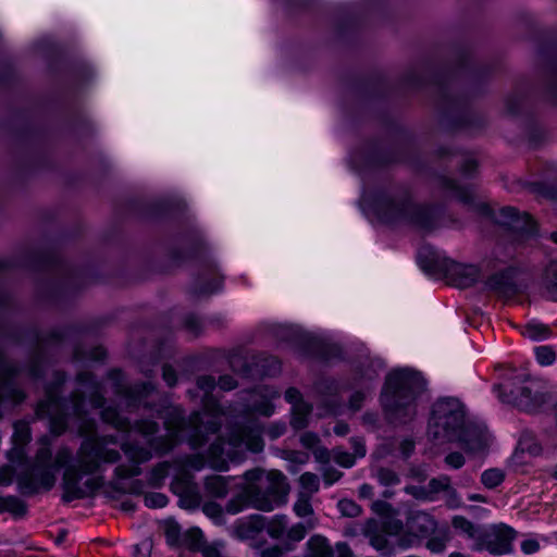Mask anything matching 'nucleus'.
<instances>
[{
  "mask_svg": "<svg viewBox=\"0 0 557 557\" xmlns=\"http://www.w3.org/2000/svg\"><path fill=\"white\" fill-rule=\"evenodd\" d=\"M65 381L62 373L55 374V386H49L46 391V399L41 400L36 413L39 418H49L51 431L60 435L67 426V417L74 416L78 420V433L86 437L76 451L73 459L72 451L62 447L57 451L53 466L57 469L66 467L63 480V500L69 503L74 499L87 497L95 490L100 487L98 478L87 479L82 483L83 475H94L103 471L106 465H112L121 459L119 450L109 448L108 444H115V436H98L96 434V422L85 417V395H89L92 407L99 408L103 405L104 398L100 384L89 372H82L77 381L84 391L74 392L70 401L62 400L58 395V387Z\"/></svg>",
  "mask_w": 557,
  "mask_h": 557,
  "instance_id": "obj_1",
  "label": "nucleus"
},
{
  "mask_svg": "<svg viewBox=\"0 0 557 557\" xmlns=\"http://www.w3.org/2000/svg\"><path fill=\"white\" fill-rule=\"evenodd\" d=\"M425 391V381L420 373L401 370L391 373L385 383L381 399L388 419L406 423L417 413L416 401Z\"/></svg>",
  "mask_w": 557,
  "mask_h": 557,
  "instance_id": "obj_2",
  "label": "nucleus"
},
{
  "mask_svg": "<svg viewBox=\"0 0 557 557\" xmlns=\"http://www.w3.org/2000/svg\"><path fill=\"white\" fill-rule=\"evenodd\" d=\"M428 435L437 443L461 441L470 450H479L485 446L482 436H479L473 444L469 443L465 406L454 397L438 399L433 405Z\"/></svg>",
  "mask_w": 557,
  "mask_h": 557,
  "instance_id": "obj_3",
  "label": "nucleus"
},
{
  "mask_svg": "<svg viewBox=\"0 0 557 557\" xmlns=\"http://www.w3.org/2000/svg\"><path fill=\"white\" fill-rule=\"evenodd\" d=\"M205 416L206 420L202 413L195 411L188 420L178 417L173 425L166 422L169 434L149 438V446L157 455H164L176 445L178 433L184 431L187 432V442L193 449L203 446L208 441V435L216 433L221 426L216 414Z\"/></svg>",
  "mask_w": 557,
  "mask_h": 557,
  "instance_id": "obj_4",
  "label": "nucleus"
},
{
  "mask_svg": "<svg viewBox=\"0 0 557 557\" xmlns=\"http://www.w3.org/2000/svg\"><path fill=\"white\" fill-rule=\"evenodd\" d=\"M248 482L255 496L253 508L261 511H272L286 503L289 485L286 476L280 471L265 472L260 469L246 471Z\"/></svg>",
  "mask_w": 557,
  "mask_h": 557,
  "instance_id": "obj_5",
  "label": "nucleus"
},
{
  "mask_svg": "<svg viewBox=\"0 0 557 557\" xmlns=\"http://www.w3.org/2000/svg\"><path fill=\"white\" fill-rule=\"evenodd\" d=\"M376 209L386 223L408 222L422 228L433 226L434 209L414 205L406 190L381 197Z\"/></svg>",
  "mask_w": 557,
  "mask_h": 557,
  "instance_id": "obj_6",
  "label": "nucleus"
},
{
  "mask_svg": "<svg viewBox=\"0 0 557 557\" xmlns=\"http://www.w3.org/2000/svg\"><path fill=\"white\" fill-rule=\"evenodd\" d=\"M245 449L252 453H260L263 449L261 432L256 424H235L232 426L226 441L223 437H218L210 445L208 457L212 467H219L220 463L225 462L224 456L233 459L238 451Z\"/></svg>",
  "mask_w": 557,
  "mask_h": 557,
  "instance_id": "obj_7",
  "label": "nucleus"
},
{
  "mask_svg": "<svg viewBox=\"0 0 557 557\" xmlns=\"http://www.w3.org/2000/svg\"><path fill=\"white\" fill-rule=\"evenodd\" d=\"M51 457L50 444L45 437L41 447L36 453L32 469L21 478L30 492L37 491L38 487L50 490L53 486L55 476L52 472Z\"/></svg>",
  "mask_w": 557,
  "mask_h": 557,
  "instance_id": "obj_8",
  "label": "nucleus"
},
{
  "mask_svg": "<svg viewBox=\"0 0 557 557\" xmlns=\"http://www.w3.org/2000/svg\"><path fill=\"white\" fill-rule=\"evenodd\" d=\"M515 539V531L504 524L493 525L487 530H482L474 550H487L492 555H504L511 552V543Z\"/></svg>",
  "mask_w": 557,
  "mask_h": 557,
  "instance_id": "obj_9",
  "label": "nucleus"
},
{
  "mask_svg": "<svg viewBox=\"0 0 557 557\" xmlns=\"http://www.w3.org/2000/svg\"><path fill=\"white\" fill-rule=\"evenodd\" d=\"M496 221L508 228L512 233L513 239L519 243L531 238L536 233V225L531 216L525 212H519L513 207L502 208Z\"/></svg>",
  "mask_w": 557,
  "mask_h": 557,
  "instance_id": "obj_10",
  "label": "nucleus"
},
{
  "mask_svg": "<svg viewBox=\"0 0 557 557\" xmlns=\"http://www.w3.org/2000/svg\"><path fill=\"white\" fill-rule=\"evenodd\" d=\"M109 379L112 382L115 394L128 409L138 407L141 400L154 389L150 382L134 386L126 385L119 370H112L109 373Z\"/></svg>",
  "mask_w": 557,
  "mask_h": 557,
  "instance_id": "obj_11",
  "label": "nucleus"
},
{
  "mask_svg": "<svg viewBox=\"0 0 557 557\" xmlns=\"http://www.w3.org/2000/svg\"><path fill=\"white\" fill-rule=\"evenodd\" d=\"M121 449L132 465H120L115 468L114 473L119 479L139 475L141 473L139 465L149 461L152 457L151 450L131 442H124Z\"/></svg>",
  "mask_w": 557,
  "mask_h": 557,
  "instance_id": "obj_12",
  "label": "nucleus"
},
{
  "mask_svg": "<svg viewBox=\"0 0 557 557\" xmlns=\"http://www.w3.org/2000/svg\"><path fill=\"white\" fill-rule=\"evenodd\" d=\"M101 418L106 423L113 425L117 431L131 432L133 429L145 437L154 435L159 425L152 420H139L134 425L126 419L123 418L115 408L107 407L101 412Z\"/></svg>",
  "mask_w": 557,
  "mask_h": 557,
  "instance_id": "obj_13",
  "label": "nucleus"
},
{
  "mask_svg": "<svg viewBox=\"0 0 557 557\" xmlns=\"http://www.w3.org/2000/svg\"><path fill=\"white\" fill-rule=\"evenodd\" d=\"M516 404L525 411H533L545 403V395L542 392V384L539 381H530L521 386L515 396Z\"/></svg>",
  "mask_w": 557,
  "mask_h": 557,
  "instance_id": "obj_14",
  "label": "nucleus"
},
{
  "mask_svg": "<svg viewBox=\"0 0 557 557\" xmlns=\"http://www.w3.org/2000/svg\"><path fill=\"white\" fill-rule=\"evenodd\" d=\"M265 528V518L261 515H252L239 519L233 525L232 534L242 541L255 540Z\"/></svg>",
  "mask_w": 557,
  "mask_h": 557,
  "instance_id": "obj_15",
  "label": "nucleus"
},
{
  "mask_svg": "<svg viewBox=\"0 0 557 557\" xmlns=\"http://www.w3.org/2000/svg\"><path fill=\"white\" fill-rule=\"evenodd\" d=\"M447 272L454 284L460 288H466L473 285L480 275V271L476 265L460 264L454 261L449 262Z\"/></svg>",
  "mask_w": 557,
  "mask_h": 557,
  "instance_id": "obj_16",
  "label": "nucleus"
},
{
  "mask_svg": "<svg viewBox=\"0 0 557 557\" xmlns=\"http://www.w3.org/2000/svg\"><path fill=\"white\" fill-rule=\"evenodd\" d=\"M540 294L552 301H557V262L549 263L540 280Z\"/></svg>",
  "mask_w": 557,
  "mask_h": 557,
  "instance_id": "obj_17",
  "label": "nucleus"
},
{
  "mask_svg": "<svg viewBox=\"0 0 557 557\" xmlns=\"http://www.w3.org/2000/svg\"><path fill=\"white\" fill-rule=\"evenodd\" d=\"M255 496L250 490V486L247 481L242 488V492L234 497H232L226 506L225 511L231 515H236L243 511L245 508L252 507L253 508Z\"/></svg>",
  "mask_w": 557,
  "mask_h": 557,
  "instance_id": "obj_18",
  "label": "nucleus"
},
{
  "mask_svg": "<svg viewBox=\"0 0 557 557\" xmlns=\"http://www.w3.org/2000/svg\"><path fill=\"white\" fill-rule=\"evenodd\" d=\"M230 478L223 475H209L205 479L206 495L213 498H224L230 492Z\"/></svg>",
  "mask_w": 557,
  "mask_h": 557,
  "instance_id": "obj_19",
  "label": "nucleus"
},
{
  "mask_svg": "<svg viewBox=\"0 0 557 557\" xmlns=\"http://www.w3.org/2000/svg\"><path fill=\"white\" fill-rule=\"evenodd\" d=\"M438 184L448 196L456 198L463 203H469L473 199L472 189L468 186H459L454 180L442 177L440 178Z\"/></svg>",
  "mask_w": 557,
  "mask_h": 557,
  "instance_id": "obj_20",
  "label": "nucleus"
},
{
  "mask_svg": "<svg viewBox=\"0 0 557 557\" xmlns=\"http://www.w3.org/2000/svg\"><path fill=\"white\" fill-rule=\"evenodd\" d=\"M486 286L488 289L504 297H509L516 293L511 277L504 272L490 276L486 281Z\"/></svg>",
  "mask_w": 557,
  "mask_h": 557,
  "instance_id": "obj_21",
  "label": "nucleus"
},
{
  "mask_svg": "<svg viewBox=\"0 0 557 557\" xmlns=\"http://www.w3.org/2000/svg\"><path fill=\"white\" fill-rule=\"evenodd\" d=\"M314 527L313 523L307 522V524L299 522L287 529L286 539L283 546L286 552H290L295 548V543L302 541L309 529Z\"/></svg>",
  "mask_w": 557,
  "mask_h": 557,
  "instance_id": "obj_22",
  "label": "nucleus"
},
{
  "mask_svg": "<svg viewBox=\"0 0 557 557\" xmlns=\"http://www.w3.org/2000/svg\"><path fill=\"white\" fill-rule=\"evenodd\" d=\"M307 557H333L334 552L327 540L321 535L310 537Z\"/></svg>",
  "mask_w": 557,
  "mask_h": 557,
  "instance_id": "obj_23",
  "label": "nucleus"
},
{
  "mask_svg": "<svg viewBox=\"0 0 557 557\" xmlns=\"http://www.w3.org/2000/svg\"><path fill=\"white\" fill-rule=\"evenodd\" d=\"M409 529L414 533L426 534L434 528V522L425 512H416L408 521Z\"/></svg>",
  "mask_w": 557,
  "mask_h": 557,
  "instance_id": "obj_24",
  "label": "nucleus"
},
{
  "mask_svg": "<svg viewBox=\"0 0 557 557\" xmlns=\"http://www.w3.org/2000/svg\"><path fill=\"white\" fill-rule=\"evenodd\" d=\"M287 527V517L284 515H276L271 520H265L264 530L267 531L271 539L280 540L284 535H286Z\"/></svg>",
  "mask_w": 557,
  "mask_h": 557,
  "instance_id": "obj_25",
  "label": "nucleus"
},
{
  "mask_svg": "<svg viewBox=\"0 0 557 557\" xmlns=\"http://www.w3.org/2000/svg\"><path fill=\"white\" fill-rule=\"evenodd\" d=\"M311 412V406L305 401L295 404L293 407V417L290 424L294 429L301 430L308 424V417Z\"/></svg>",
  "mask_w": 557,
  "mask_h": 557,
  "instance_id": "obj_26",
  "label": "nucleus"
},
{
  "mask_svg": "<svg viewBox=\"0 0 557 557\" xmlns=\"http://www.w3.org/2000/svg\"><path fill=\"white\" fill-rule=\"evenodd\" d=\"M550 329L547 325L537 322H530L525 324L521 331V334L524 337L532 341L545 339L550 335Z\"/></svg>",
  "mask_w": 557,
  "mask_h": 557,
  "instance_id": "obj_27",
  "label": "nucleus"
},
{
  "mask_svg": "<svg viewBox=\"0 0 557 557\" xmlns=\"http://www.w3.org/2000/svg\"><path fill=\"white\" fill-rule=\"evenodd\" d=\"M451 524L455 529L461 531L469 537L473 539L475 543L478 542L482 530L475 527L471 521H469L462 516H456L453 518Z\"/></svg>",
  "mask_w": 557,
  "mask_h": 557,
  "instance_id": "obj_28",
  "label": "nucleus"
},
{
  "mask_svg": "<svg viewBox=\"0 0 557 557\" xmlns=\"http://www.w3.org/2000/svg\"><path fill=\"white\" fill-rule=\"evenodd\" d=\"M0 508L11 512L15 517H22L26 512V505L15 496L0 498Z\"/></svg>",
  "mask_w": 557,
  "mask_h": 557,
  "instance_id": "obj_29",
  "label": "nucleus"
},
{
  "mask_svg": "<svg viewBox=\"0 0 557 557\" xmlns=\"http://www.w3.org/2000/svg\"><path fill=\"white\" fill-rule=\"evenodd\" d=\"M311 497L310 494L304 492L298 493L297 500L294 504V511L298 517L306 518L313 515Z\"/></svg>",
  "mask_w": 557,
  "mask_h": 557,
  "instance_id": "obj_30",
  "label": "nucleus"
},
{
  "mask_svg": "<svg viewBox=\"0 0 557 557\" xmlns=\"http://www.w3.org/2000/svg\"><path fill=\"white\" fill-rule=\"evenodd\" d=\"M504 480V471L497 468L487 469L481 474V483L486 488H495L500 485Z\"/></svg>",
  "mask_w": 557,
  "mask_h": 557,
  "instance_id": "obj_31",
  "label": "nucleus"
},
{
  "mask_svg": "<svg viewBox=\"0 0 557 557\" xmlns=\"http://www.w3.org/2000/svg\"><path fill=\"white\" fill-rule=\"evenodd\" d=\"M374 476L379 483L384 486L396 485L400 482L398 474L394 470L385 467L376 468L374 470Z\"/></svg>",
  "mask_w": 557,
  "mask_h": 557,
  "instance_id": "obj_32",
  "label": "nucleus"
},
{
  "mask_svg": "<svg viewBox=\"0 0 557 557\" xmlns=\"http://www.w3.org/2000/svg\"><path fill=\"white\" fill-rule=\"evenodd\" d=\"M449 484H450V478L447 475H441L438 478L432 479L426 486L428 494H429V500H434L436 494H438L440 492L445 493V491H446V488H448Z\"/></svg>",
  "mask_w": 557,
  "mask_h": 557,
  "instance_id": "obj_33",
  "label": "nucleus"
},
{
  "mask_svg": "<svg viewBox=\"0 0 557 557\" xmlns=\"http://www.w3.org/2000/svg\"><path fill=\"white\" fill-rule=\"evenodd\" d=\"M299 483L302 487V492L312 496L319 491L320 480L319 476L312 472H305L299 478Z\"/></svg>",
  "mask_w": 557,
  "mask_h": 557,
  "instance_id": "obj_34",
  "label": "nucleus"
},
{
  "mask_svg": "<svg viewBox=\"0 0 557 557\" xmlns=\"http://www.w3.org/2000/svg\"><path fill=\"white\" fill-rule=\"evenodd\" d=\"M184 493L185 495H183L180 499V504L182 507L187 509H194L200 505V497L196 493L195 486L187 483L186 486L184 487Z\"/></svg>",
  "mask_w": 557,
  "mask_h": 557,
  "instance_id": "obj_35",
  "label": "nucleus"
},
{
  "mask_svg": "<svg viewBox=\"0 0 557 557\" xmlns=\"http://www.w3.org/2000/svg\"><path fill=\"white\" fill-rule=\"evenodd\" d=\"M337 508L344 517L356 518L362 512V508L352 499L344 498L337 504Z\"/></svg>",
  "mask_w": 557,
  "mask_h": 557,
  "instance_id": "obj_36",
  "label": "nucleus"
},
{
  "mask_svg": "<svg viewBox=\"0 0 557 557\" xmlns=\"http://www.w3.org/2000/svg\"><path fill=\"white\" fill-rule=\"evenodd\" d=\"M203 513L212 519L216 524L224 523V513L221 505L214 502L205 503L202 506Z\"/></svg>",
  "mask_w": 557,
  "mask_h": 557,
  "instance_id": "obj_37",
  "label": "nucleus"
},
{
  "mask_svg": "<svg viewBox=\"0 0 557 557\" xmlns=\"http://www.w3.org/2000/svg\"><path fill=\"white\" fill-rule=\"evenodd\" d=\"M519 446L531 455H539L542 450L541 445L533 438L531 432L525 431L519 440Z\"/></svg>",
  "mask_w": 557,
  "mask_h": 557,
  "instance_id": "obj_38",
  "label": "nucleus"
},
{
  "mask_svg": "<svg viewBox=\"0 0 557 557\" xmlns=\"http://www.w3.org/2000/svg\"><path fill=\"white\" fill-rule=\"evenodd\" d=\"M536 360L541 366H550L556 360V351L550 346H539L535 348Z\"/></svg>",
  "mask_w": 557,
  "mask_h": 557,
  "instance_id": "obj_39",
  "label": "nucleus"
},
{
  "mask_svg": "<svg viewBox=\"0 0 557 557\" xmlns=\"http://www.w3.org/2000/svg\"><path fill=\"white\" fill-rule=\"evenodd\" d=\"M370 544L384 557H389L393 553L388 540L383 534H373L370 537Z\"/></svg>",
  "mask_w": 557,
  "mask_h": 557,
  "instance_id": "obj_40",
  "label": "nucleus"
},
{
  "mask_svg": "<svg viewBox=\"0 0 557 557\" xmlns=\"http://www.w3.org/2000/svg\"><path fill=\"white\" fill-rule=\"evenodd\" d=\"M332 456L334 461L344 468H351L357 459L356 456L345 451L342 447L334 448L332 450Z\"/></svg>",
  "mask_w": 557,
  "mask_h": 557,
  "instance_id": "obj_41",
  "label": "nucleus"
},
{
  "mask_svg": "<svg viewBox=\"0 0 557 557\" xmlns=\"http://www.w3.org/2000/svg\"><path fill=\"white\" fill-rule=\"evenodd\" d=\"M164 534L170 545H176L181 539V527L174 520L164 522Z\"/></svg>",
  "mask_w": 557,
  "mask_h": 557,
  "instance_id": "obj_42",
  "label": "nucleus"
},
{
  "mask_svg": "<svg viewBox=\"0 0 557 557\" xmlns=\"http://www.w3.org/2000/svg\"><path fill=\"white\" fill-rule=\"evenodd\" d=\"M144 503L148 508H162L168 504V497L162 493H148L144 496Z\"/></svg>",
  "mask_w": 557,
  "mask_h": 557,
  "instance_id": "obj_43",
  "label": "nucleus"
},
{
  "mask_svg": "<svg viewBox=\"0 0 557 557\" xmlns=\"http://www.w3.org/2000/svg\"><path fill=\"white\" fill-rule=\"evenodd\" d=\"M418 258L424 270H433L436 267L435 253L426 248L420 249Z\"/></svg>",
  "mask_w": 557,
  "mask_h": 557,
  "instance_id": "obj_44",
  "label": "nucleus"
},
{
  "mask_svg": "<svg viewBox=\"0 0 557 557\" xmlns=\"http://www.w3.org/2000/svg\"><path fill=\"white\" fill-rule=\"evenodd\" d=\"M317 391L323 395H336L338 392L337 383L331 379H323L317 383Z\"/></svg>",
  "mask_w": 557,
  "mask_h": 557,
  "instance_id": "obj_45",
  "label": "nucleus"
},
{
  "mask_svg": "<svg viewBox=\"0 0 557 557\" xmlns=\"http://www.w3.org/2000/svg\"><path fill=\"white\" fill-rule=\"evenodd\" d=\"M170 469V463L168 461H163L153 467L151 471L150 481L153 484L160 483L166 475Z\"/></svg>",
  "mask_w": 557,
  "mask_h": 557,
  "instance_id": "obj_46",
  "label": "nucleus"
},
{
  "mask_svg": "<svg viewBox=\"0 0 557 557\" xmlns=\"http://www.w3.org/2000/svg\"><path fill=\"white\" fill-rule=\"evenodd\" d=\"M14 437L20 444H24L29 440V430L26 423L16 422L14 423Z\"/></svg>",
  "mask_w": 557,
  "mask_h": 557,
  "instance_id": "obj_47",
  "label": "nucleus"
},
{
  "mask_svg": "<svg viewBox=\"0 0 557 557\" xmlns=\"http://www.w3.org/2000/svg\"><path fill=\"white\" fill-rule=\"evenodd\" d=\"M405 492L419 500H429L426 486L407 485Z\"/></svg>",
  "mask_w": 557,
  "mask_h": 557,
  "instance_id": "obj_48",
  "label": "nucleus"
},
{
  "mask_svg": "<svg viewBox=\"0 0 557 557\" xmlns=\"http://www.w3.org/2000/svg\"><path fill=\"white\" fill-rule=\"evenodd\" d=\"M284 546L272 545L257 552L258 557H282L285 553Z\"/></svg>",
  "mask_w": 557,
  "mask_h": 557,
  "instance_id": "obj_49",
  "label": "nucleus"
},
{
  "mask_svg": "<svg viewBox=\"0 0 557 557\" xmlns=\"http://www.w3.org/2000/svg\"><path fill=\"white\" fill-rule=\"evenodd\" d=\"M152 543L146 539L137 544L134 548V557H150Z\"/></svg>",
  "mask_w": 557,
  "mask_h": 557,
  "instance_id": "obj_50",
  "label": "nucleus"
},
{
  "mask_svg": "<svg viewBox=\"0 0 557 557\" xmlns=\"http://www.w3.org/2000/svg\"><path fill=\"white\" fill-rule=\"evenodd\" d=\"M323 480L326 485H332L333 483L337 482L342 476L343 472L338 471L337 469L333 467H326L323 470Z\"/></svg>",
  "mask_w": 557,
  "mask_h": 557,
  "instance_id": "obj_51",
  "label": "nucleus"
},
{
  "mask_svg": "<svg viewBox=\"0 0 557 557\" xmlns=\"http://www.w3.org/2000/svg\"><path fill=\"white\" fill-rule=\"evenodd\" d=\"M197 385L201 391L205 392L206 395H208L210 392L214 389L216 383L213 376L203 375L198 377Z\"/></svg>",
  "mask_w": 557,
  "mask_h": 557,
  "instance_id": "obj_52",
  "label": "nucleus"
},
{
  "mask_svg": "<svg viewBox=\"0 0 557 557\" xmlns=\"http://www.w3.org/2000/svg\"><path fill=\"white\" fill-rule=\"evenodd\" d=\"M445 462L454 469H459L465 465V457L461 453L454 451L445 457Z\"/></svg>",
  "mask_w": 557,
  "mask_h": 557,
  "instance_id": "obj_53",
  "label": "nucleus"
},
{
  "mask_svg": "<svg viewBox=\"0 0 557 557\" xmlns=\"http://www.w3.org/2000/svg\"><path fill=\"white\" fill-rule=\"evenodd\" d=\"M350 444H351V447L354 449V456H356V458H362L366 456L367 454V449H366V445H364V442L362 438L360 437H351L350 438Z\"/></svg>",
  "mask_w": 557,
  "mask_h": 557,
  "instance_id": "obj_54",
  "label": "nucleus"
},
{
  "mask_svg": "<svg viewBox=\"0 0 557 557\" xmlns=\"http://www.w3.org/2000/svg\"><path fill=\"white\" fill-rule=\"evenodd\" d=\"M162 377L168 384V386L172 387L176 384L177 377L175 370L171 366H163L162 368Z\"/></svg>",
  "mask_w": 557,
  "mask_h": 557,
  "instance_id": "obj_55",
  "label": "nucleus"
},
{
  "mask_svg": "<svg viewBox=\"0 0 557 557\" xmlns=\"http://www.w3.org/2000/svg\"><path fill=\"white\" fill-rule=\"evenodd\" d=\"M446 503L449 507H458L460 505L457 491L449 484L445 491Z\"/></svg>",
  "mask_w": 557,
  "mask_h": 557,
  "instance_id": "obj_56",
  "label": "nucleus"
},
{
  "mask_svg": "<svg viewBox=\"0 0 557 557\" xmlns=\"http://www.w3.org/2000/svg\"><path fill=\"white\" fill-rule=\"evenodd\" d=\"M185 466L195 470H201L205 466V458L201 455L188 456L185 460Z\"/></svg>",
  "mask_w": 557,
  "mask_h": 557,
  "instance_id": "obj_57",
  "label": "nucleus"
},
{
  "mask_svg": "<svg viewBox=\"0 0 557 557\" xmlns=\"http://www.w3.org/2000/svg\"><path fill=\"white\" fill-rule=\"evenodd\" d=\"M300 443L306 448H313L319 443V437L311 432H306L300 435Z\"/></svg>",
  "mask_w": 557,
  "mask_h": 557,
  "instance_id": "obj_58",
  "label": "nucleus"
},
{
  "mask_svg": "<svg viewBox=\"0 0 557 557\" xmlns=\"http://www.w3.org/2000/svg\"><path fill=\"white\" fill-rule=\"evenodd\" d=\"M364 398H366V392H361V391L355 392L350 396L349 407L355 411L359 410L362 406V401L364 400Z\"/></svg>",
  "mask_w": 557,
  "mask_h": 557,
  "instance_id": "obj_59",
  "label": "nucleus"
},
{
  "mask_svg": "<svg viewBox=\"0 0 557 557\" xmlns=\"http://www.w3.org/2000/svg\"><path fill=\"white\" fill-rule=\"evenodd\" d=\"M377 522L374 519H368L364 523L360 524V532L366 536L371 537V535L376 534Z\"/></svg>",
  "mask_w": 557,
  "mask_h": 557,
  "instance_id": "obj_60",
  "label": "nucleus"
},
{
  "mask_svg": "<svg viewBox=\"0 0 557 557\" xmlns=\"http://www.w3.org/2000/svg\"><path fill=\"white\" fill-rule=\"evenodd\" d=\"M219 386L223 391H231L236 387V381L231 375H223L219 380Z\"/></svg>",
  "mask_w": 557,
  "mask_h": 557,
  "instance_id": "obj_61",
  "label": "nucleus"
},
{
  "mask_svg": "<svg viewBox=\"0 0 557 557\" xmlns=\"http://www.w3.org/2000/svg\"><path fill=\"white\" fill-rule=\"evenodd\" d=\"M286 400L295 407V404L304 401L297 388L290 387L285 392Z\"/></svg>",
  "mask_w": 557,
  "mask_h": 557,
  "instance_id": "obj_62",
  "label": "nucleus"
},
{
  "mask_svg": "<svg viewBox=\"0 0 557 557\" xmlns=\"http://www.w3.org/2000/svg\"><path fill=\"white\" fill-rule=\"evenodd\" d=\"M521 549L525 554H534L540 549V544L535 540H525L521 543Z\"/></svg>",
  "mask_w": 557,
  "mask_h": 557,
  "instance_id": "obj_63",
  "label": "nucleus"
},
{
  "mask_svg": "<svg viewBox=\"0 0 557 557\" xmlns=\"http://www.w3.org/2000/svg\"><path fill=\"white\" fill-rule=\"evenodd\" d=\"M381 369H382V362L380 360L372 361L370 369L366 373H363L362 376H366L368 380H373V379L377 377L379 370H381Z\"/></svg>",
  "mask_w": 557,
  "mask_h": 557,
  "instance_id": "obj_64",
  "label": "nucleus"
}]
</instances>
